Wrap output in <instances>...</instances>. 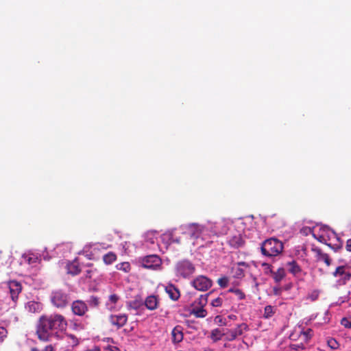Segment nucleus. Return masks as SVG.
<instances>
[{
  "mask_svg": "<svg viewBox=\"0 0 351 351\" xmlns=\"http://www.w3.org/2000/svg\"><path fill=\"white\" fill-rule=\"evenodd\" d=\"M67 322L60 314L43 315L40 317L36 328L38 338L43 341H49L53 337H58L60 331L65 330Z\"/></svg>",
  "mask_w": 351,
  "mask_h": 351,
  "instance_id": "f257e3e1",
  "label": "nucleus"
},
{
  "mask_svg": "<svg viewBox=\"0 0 351 351\" xmlns=\"http://www.w3.org/2000/svg\"><path fill=\"white\" fill-rule=\"evenodd\" d=\"M283 243L276 238H270L264 241L261 246V253L266 256H276L283 250Z\"/></svg>",
  "mask_w": 351,
  "mask_h": 351,
  "instance_id": "f03ea898",
  "label": "nucleus"
},
{
  "mask_svg": "<svg viewBox=\"0 0 351 351\" xmlns=\"http://www.w3.org/2000/svg\"><path fill=\"white\" fill-rule=\"evenodd\" d=\"M71 300L69 294L62 289L55 290L51 293V302L53 306L63 308L68 306Z\"/></svg>",
  "mask_w": 351,
  "mask_h": 351,
  "instance_id": "7ed1b4c3",
  "label": "nucleus"
},
{
  "mask_svg": "<svg viewBox=\"0 0 351 351\" xmlns=\"http://www.w3.org/2000/svg\"><path fill=\"white\" fill-rule=\"evenodd\" d=\"M138 263L143 268L157 269L161 265V259L157 255H149L139 258Z\"/></svg>",
  "mask_w": 351,
  "mask_h": 351,
  "instance_id": "20e7f679",
  "label": "nucleus"
},
{
  "mask_svg": "<svg viewBox=\"0 0 351 351\" xmlns=\"http://www.w3.org/2000/svg\"><path fill=\"white\" fill-rule=\"evenodd\" d=\"M191 285L197 291H206L213 286V281L206 276L199 275L191 282Z\"/></svg>",
  "mask_w": 351,
  "mask_h": 351,
  "instance_id": "39448f33",
  "label": "nucleus"
},
{
  "mask_svg": "<svg viewBox=\"0 0 351 351\" xmlns=\"http://www.w3.org/2000/svg\"><path fill=\"white\" fill-rule=\"evenodd\" d=\"M180 228L183 231L182 234L193 239L199 237L203 230V227L197 223H191Z\"/></svg>",
  "mask_w": 351,
  "mask_h": 351,
  "instance_id": "423d86ee",
  "label": "nucleus"
},
{
  "mask_svg": "<svg viewBox=\"0 0 351 351\" xmlns=\"http://www.w3.org/2000/svg\"><path fill=\"white\" fill-rule=\"evenodd\" d=\"M177 270L178 271L180 276L184 278H189L195 273V267L192 263L185 260L178 263Z\"/></svg>",
  "mask_w": 351,
  "mask_h": 351,
  "instance_id": "0eeeda50",
  "label": "nucleus"
},
{
  "mask_svg": "<svg viewBox=\"0 0 351 351\" xmlns=\"http://www.w3.org/2000/svg\"><path fill=\"white\" fill-rule=\"evenodd\" d=\"M249 329L248 326L242 323L237 325V326L232 330H227L226 332V339L228 341H232L237 338L238 336L243 335V331H246Z\"/></svg>",
  "mask_w": 351,
  "mask_h": 351,
  "instance_id": "6e6552de",
  "label": "nucleus"
},
{
  "mask_svg": "<svg viewBox=\"0 0 351 351\" xmlns=\"http://www.w3.org/2000/svg\"><path fill=\"white\" fill-rule=\"evenodd\" d=\"M313 336V330L311 328H308L306 330H301L298 332L296 330H295V332L290 335L289 337L292 341H295L297 338L299 337L303 343H306L309 341Z\"/></svg>",
  "mask_w": 351,
  "mask_h": 351,
  "instance_id": "1a4fd4ad",
  "label": "nucleus"
},
{
  "mask_svg": "<svg viewBox=\"0 0 351 351\" xmlns=\"http://www.w3.org/2000/svg\"><path fill=\"white\" fill-rule=\"evenodd\" d=\"M73 313L78 316H84L88 311L87 304L81 300L73 301L71 304Z\"/></svg>",
  "mask_w": 351,
  "mask_h": 351,
  "instance_id": "9d476101",
  "label": "nucleus"
},
{
  "mask_svg": "<svg viewBox=\"0 0 351 351\" xmlns=\"http://www.w3.org/2000/svg\"><path fill=\"white\" fill-rule=\"evenodd\" d=\"M332 275L340 278L339 282L341 285H346L351 279V273L347 271L344 266L337 267Z\"/></svg>",
  "mask_w": 351,
  "mask_h": 351,
  "instance_id": "9b49d317",
  "label": "nucleus"
},
{
  "mask_svg": "<svg viewBox=\"0 0 351 351\" xmlns=\"http://www.w3.org/2000/svg\"><path fill=\"white\" fill-rule=\"evenodd\" d=\"M12 300L16 303L19 293L22 291V286L20 282L16 280H11L8 284Z\"/></svg>",
  "mask_w": 351,
  "mask_h": 351,
  "instance_id": "f8f14e48",
  "label": "nucleus"
},
{
  "mask_svg": "<svg viewBox=\"0 0 351 351\" xmlns=\"http://www.w3.org/2000/svg\"><path fill=\"white\" fill-rule=\"evenodd\" d=\"M109 322L112 325L117 327V328H121L128 322V315L126 314H119V315H111L109 317Z\"/></svg>",
  "mask_w": 351,
  "mask_h": 351,
  "instance_id": "ddd939ff",
  "label": "nucleus"
},
{
  "mask_svg": "<svg viewBox=\"0 0 351 351\" xmlns=\"http://www.w3.org/2000/svg\"><path fill=\"white\" fill-rule=\"evenodd\" d=\"M288 271L295 277H300L302 276L303 271L300 265L295 261H291L287 263Z\"/></svg>",
  "mask_w": 351,
  "mask_h": 351,
  "instance_id": "4468645a",
  "label": "nucleus"
},
{
  "mask_svg": "<svg viewBox=\"0 0 351 351\" xmlns=\"http://www.w3.org/2000/svg\"><path fill=\"white\" fill-rule=\"evenodd\" d=\"M312 250L315 254L317 261H324L327 266L330 265L331 259L328 254L323 252L322 250L318 247L313 248Z\"/></svg>",
  "mask_w": 351,
  "mask_h": 351,
  "instance_id": "2eb2a0df",
  "label": "nucleus"
},
{
  "mask_svg": "<svg viewBox=\"0 0 351 351\" xmlns=\"http://www.w3.org/2000/svg\"><path fill=\"white\" fill-rule=\"evenodd\" d=\"M158 304L159 301L158 298L154 295L147 297L145 302H143V305L145 304L146 308L151 311L156 309Z\"/></svg>",
  "mask_w": 351,
  "mask_h": 351,
  "instance_id": "dca6fc26",
  "label": "nucleus"
},
{
  "mask_svg": "<svg viewBox=\"0 0 351 351\" xmlns=\"http://www.w3.org/2000/svg\"><path fill=\"white\" fill-rule=\"evenodd\" d=\"M228 243L234 248H239L243 245L244 240L240 234H236L229 237Z\"/></svg>",
  "mask_w": 351,
  "mask_h": 351,
  "instance_id": "f3484780",
  "label": "nucleus"
},
{
  "mask_svg": "<svg viewBox=\"0 0 351 351\" xmlns=\"http://www.w3.org/2000/svg\"><path fill=\"white\" fill-rule=\"evenodd\" d=\"M120 296L117 293H112L108 296V300L106 302V307L110 310H113L116 308V304L120 300Z\"/></svg>",
  "mask_w": 351,
  "mask_h": 351,
  "instance_id": "a211bd4d",
  "label": "nucleus"
},
{
  "mask_svg": "<svg viewBox=\"0 0 351 351\" xmlns=\"http://www.w3.org/2000/svg\"><path fill=\"white\" fill-rule=\"evenodd\" d=\"M224 335H226L224 330L217 328L211 330L210 338L215 343L221 340Z\"/></svg>",
  "mask_w": 351,
  "mask_h": 351,
  "instance_id": "6ab92c4d",
  "label": "nucleus"
},
{
  "mask_svg": "<svg viewBox=\"0 0 351 351\" xmlns=\"http://www.w3.org/2000/svg\"><path fill=\"white\" fill-rule=\"evenodd\" d=\"M191 314L197 318H204L207 315V311L202 306H193L191 310Z\"/></svg>",
  "mask_w": 351,
  "mask_h": 351,
  "instance_id": "aec40b11",
  "label": "nucleus"
},
{
  "mask_svg": "<svg viewBox=\"0 0 351 351\" xmlns=\"http://www.w3.org/2000/svg\"><path fill=\"white\" fill-rule=\"evenodd\" d=\"M67 271L69 274L75 276L80 273L81 269L77 261H74L67 265Z\"/></svg>",
  "mask_w": 351,
  "mask_h": 351,
  "instance_id": "412c9836",
  "label": "nucleus"
},
{
  "mask_svg": "<svg viewBox=\"0 0 351 351\" xmlns=\"http://www.w3.org/2000/svg\"><path fill=\"white\" fill-rule=\"evenodd\" d=\"M143 306V301L141 298H135L128 303V309L138 310Z\"/></svg>",
  "mask_w": 351,
  "mask_h": 351,
  "instance_id": "4be33fe9",
  "label": "nucleus"
},
{
  "mask_svg": "<svg viewBox=\"0 0 351 351\" xmlns=\"http://www.w3.org/2000/svg\"><path fill=\"white\" fill-rule=\"evenodd\" d=\"M272 277L276 283H279L285 277L286 272L284 268L280 267L276 271H271Z\"/></svg>",
  "mask_w": 351,
  "mask_h": 351,
  "instance_id": "5701e85b",
  "label": "nucleus"
},
{
  "mask_svg": "<svg viewBox=\"0 0 351 351\" xmlns=\"http://www.w3.org/2000/svg\"><path fill=\"white\" fill-rule=\"evenodd\" d=\"M225 300H226V293H221L219 296L214 299L210 304L214 307H219L222 306Z\"/></svg>",
  "mask_w": 351,
  "mask_h": 351,
  "instance_id": "b1692460",
  "label": "nucleus"
},
{
  "mask_svg": "<svg viewBox=\"0 0 351 351\" xmlns=\"http://www.w3.org/2000/svg\"><path fill=\"white\" fill-rule=\"evenodd\" d=\"M117 259V255L113 252H108L103 256V261L106 265H110Z\"/></svg>",
  "mask_w": 351,
  "mask_h": 351,
  "instance_id": "393cba45",
  "label": "nucleus"
},
{
  "mask_svg": "<svg viewBox=\"0 0 351 351\" xmlns=\"http://www.w3.org/2000/svg\"><path fill=\"white\" fill-rule=\"evenodd\" d=\"M165 292L169 295L172 300H176L174 292L176 291V287L172 283H169L165 286Z\"/></svg>",
  "mask_w": 351,
  "mask_h": 351,
  "instance_id": "a878e982",
  "label": "nucleus"
},
{
  "mask_svg": "<svg viewBox=\"0 0 351 351\" xmlns=\"http://www.w3.org/2000/svg\"><path fill=\"white\" fill-rule=\"evenodd\" d=\"M88 305L93 308H97L100 304V299L97 296L91 295L87 300Z\"/></svg>",
  "mask_w": 351,
  "mask_h": 351,
  "instance_id": "bb28decb",
  "label": "nucleus"
},
{
  "mask_svg": "<svg viewBox=\"0 0 351 351\" xmlns=\"http://www.w3.org/2000/svg\"><path fill=\"white\" fill-rule=\"evenodd\" d=\"M275 313L274 307L271 305H267L265 307L263 317L269 319Z\"/></svg>",
  "mask_w": 351,
  "mask_h": 351,
  "instance_id": "cd10ccee",
  "label": "nucleus"
},
{
  "mask_svg": "<svg viewBox=\"0 0 351 351\" xmlns=\"http://www.w3.org/2000/svg\"><path fill=\"white\" fill-rule=\"evenodd\" d=\"M26 308L31 313H35L39 310L40 305L38 302L31 301L27 304Z\"/></svg>",
  "mask_w": 351,
  "mask_h": 351,
  "instance_id": "c85d7f7f",
  "label": "nucleus"
},
{
  "mask_svg": "<svg viewBox=\"0 0 351 351\" xmlns=\"http://www.w3.org/2000/svg\"><path fill=\"white\" fill-rule=\"evenodd\" d=\"M23 258L26 263L29 265H32L38 262L39 259L36 255L31 254L28 256H24Z\"/></svg>",
  "mask_w": 351,
  "mask_h": 351,
  "instance_id": "c756f323",
  "label": "nucleus"
},
{
  "mask_svg": "<svg viewBox=\"0 0 351 351\" xmlns=\"http://www.w3.org/2000/svg\"><path fill=\"white\" fill-rule=\"evenodd\" d=\"M118 270L123 271L124 272H129L131 269L130 265L128 262H123L117 265Z\"/></svg>",
  "mask_w": 351,
  "mask_h": 351,
  "instance_id": "7c9ffc66",
  "label": "nucleus"
},
{
  "mask_svg": "<svg viewBox=\"0 0 351 351\" xmlns=\"http://www.w3.org/2000/svg\"><path fill=\"white\" fill-rule=\"evenodd\" d=\"M212 293V292H209L205 295H201L198 298V304L199 306L204 307L208 302V297Z\"/></svg>",
  "mask_w": 351,
  "mask_h": 351,
  "instance_id": "2f4dec72",
  "label": "nucleus"
},
{
  "mask_svg": "<svg viewBox=\"0 0 351 351\" xmlns=\"http://www.w3.org/2000/svg\"><path fill=\"white\" fill-rule=\"evenodd\" d=\"M229 282V279L226 276H223L217 280L218 285L222 287L225 288L228 286Z\"/></svg>",
  "mask_w": 351,
  "mask_h": 351,
  "instance_id": "473e14b6",
  "label": "nucleus"
},
{
  "mask_svg": "<svg viewBox=\"0 0 351 351\" xmlns=\"http://www.w3.org/2000/svg\"><path fill=\"white\" fill-rule=\"evenodd\" d=\"M319 295V291L313 290L312 292H311L308 295L307 299H309L311 301L313 302L318 299Z\"/></svg>",
  "mask_w": 351,
  "mask_h": 351,
  "instance_id": "72a5a7b5",
  "label": "nucleus"
},
{
  "mask_svg": "<svg viewBox=\"0 0 351 351\" xmlns=\"http://www.w3.org/2000/svg\"><path fill=\"white\" fill-rule=\"evenodd\" d=\"M289 347L291 349L294 350H304L305 348L304 343L302 341L299 343H291Z\"/></svg>",
  "mask_w": 351,
  "mask_h": 351,
  "instance_id": "f704fd0d",
  "label": "nucleus"
},
{
  "mask_svg": "<svg viewBox=\"0 0 351 351\" xmlns=\"http://www.w3.org/2000/svg\"><path fill=\"white\" fill-rule=\"evenodd\" d=\"M30 351H55V348L50 344L46 346L43 350H40L36 347H33L31 348Z\"/></svg>",
  "mask_w": 351,
  "mask_h": 351,
  "instance_id": "c9c22d12",
  "label": "nucleus"
},
{
  "mask_svg": "<svg viewBox=\"0 0 351 351\" xmlns=\"http://www.w3.org/2000/svg\"><path fill=\"white\" fill-rule=\"evenodd\" d=\"M327 343H328V346L331 349H333V350L337 349L339 347L338 342L335 339H332V338L328 339L327 341Z\"/></svg>",
  "mask_w": 351,
  "mask_h": 351,
  "instance_id": "e433bc0d",
  "label": "nucleus"
},
{
  "mask_svg": "<svg viewBox=\"0 0 351 351\" xmlns=\"http://www.w3.org/2000/svg\"><path fill=\"white\" fill-rule=\"evenodd\" d=\"M8 335V331L5 328L0 327V343L3 342Z\"/></svg>",
  "mask_w": 351,
  "mask_h": 351,
  "instance_id": "4c0bfd02",
  "label": "nucleus"
},
{
  "mask_svg": "<svg viewBox=\"0 0 351 351\" xmlns=\"http://www.w3.org/2000/svg\"><path fill=\"white\" fill-rule=\"evenodd\" d=\"M215 322L216 324H217L219 326H226L227 324H226V319H223L221 316L220 315H217L215 317Z\"/></svg>",
  "mask_w": 351,
  "mask_h": 351,
  "instance_id": "58836bf2",
  "label": "nucleus"
},
{
  "mask_svg": "<svg viewBox=\"0 0 351 351\" xmlns=\"http://www.w3.org/2000/svg\"><path fill=\"white\" fill-rule=\"evenodd\" d=\"M234 294L237 296L239 300H244L245 298V294L241 289H238L235 290Z\"/></svg>",
  "mask_w": 351,
  "mask_h": 351,
  "instance_id": "ea45409f",
  "label": "nucleus"
},
{
  "mask_svg": "<svg viewBox=\"0 0 351 351\" xmlns=\"http://www.w3.org/2000/svg\"><path fill=\"white\" fill-rule=\"evenodd\" d=\"M244 276V271L241 268H237L235 270V277L237 278H241Z\"/></svg>",
  "mask_w": 351,
  "mask_h": 351,
  "instance_id": "a19ab883",
  "label": "nucleus"
},
{
  "mask_svg": "<svg viewBox=\"0 0 351 351\" xmlns=\"http://www.w3.org/2000/svg\"><path fill=\"white\" fill-rule=\"evenodd\" d=\"M66 337L71 340V343L73 346L79 343L78 339L73 335H68Z\"/></svg>",
  "mask_w": 351,
  "mask_h": 351,
  "instance_id": "79ce46f5",
  "label": "nucleus"
},
{
  "mask_svg": "<svg viewBox=\"0 0 351 351\" xmlns=\"http://www.w3.org/2000/svg\"><path fill=\"white\" fill-rule=\"evenodd\" d=\"M341 323L346 328H351V322H350V320L346 317H344L341 319Z\"/></svg>",
  "mask_w": 351,
  "mask_h": 351,
  "instance_id": "37998d69",
  "label": "nucleus"
},
{
  "mask_svg": "<svg viewBox=\"0 0 351 351\" xmlns=\"http://www.w3.org/2000/svg\"><path fill=\"white\" fill-rule=\"evenodd\" d=\"M84 326L81 324H77L76 322H73V329L74 330H82Z\"/></svg>",
  "mask_w": 351,
  "mask_h": 351,
  "instance_id": "c03bdc74",
  "label": "nucleus"
},
{
  "mask_svg": "<svg viewBox=\"0 0 351 351\" xmlns=\"http://www.w3.org/2000/svg\"><path fill=\"white\" fill-rule=\"evenodd\" d=\"M183 339V333L177 329V343L181 341Z\"/></svg>",
  "mask_w": 351,
  "mask_h": 351,
  "instance_id": "a18cd8bd",
  "label": "nucleus"
},
{
  "mask_svg": "<svg viewBox=\"0 0 351 351\" xmlns=\"http://www.w3.org/2000/svg\"><path fill=\"white\" fill-rule=\"evenodd\" d=\"M176 327H174L171 331V336H172V342L175 344H176Z\"/></svg>",
  "mask_w": 351,
  "mask_h": 351,
  "instance_id": "49530a36",
  "label": "nucleus"
},
{
  "mask_svg": "<svg viewBox=\"0 0 351 351\" xmlns=\"http://www.w3.org/2000/svg\"><path fill=\"white\" fill-rule=\"evenodd\" d=\"M346 247L348 251L351 252V239L347 241Z\"/></svg>",
  "mask_w": 351,
  "mask_h": 351,
  "instance_id": "de8ad7c7",
  "label": "nucleus"
},
{
  "mask_svg": "<svg viewBox=\"0 0 351 351\" xmlns=\"http://www.w3.org/2000/svg\"><path fill=\"white\" fill-rule=\"evenodd\" d=\"M104 351H117V349L114 347L108 346Z\"/></svg>",
  "mask_w": 351,
  "mask_h": 351,
  "instance_id": "09e8293b",
  "label": "nucleus"
},
{
  "mask_svg": "<svg viewBox=\"0 0 351 351\" xmlns=\"http://www.w3.org/2000/svg\"><path fill=\"white\" fill-rule=\"evenodd\" d=\"M330 247L334 249L335 251H337V250L339 249H341V245H337L335 247H332V245L330 244H327Z\"/></svg>",
  "mask_w": 351,
  "mask_h": 351,
  "instance_id": "8fccbe9b",
  "label": "nucleus"
},
{
  "mask_svg": "<svg viewBox=\"0 0 351 351\" xmlns=\"http://www.w3.org/2000/svg\"><path fill=\"white\" fill-rule=\"evenodd\" d=\"M86 272V276L87 278H91V275H90L91 271L90 270H87Z\"/></svg>",
  "mask_w": 351,
  "mask_h": 351,
  "instance_id": "3c124183",
  "label": "nucleus"
},
{
  "mask_svg": "<svg viewBox=\"0 0 351 351\" xmlns=\"http://www.w3.org/2000/svg\"><path fill=\"white\" fill-rule=\"evenodd\" d=\"M86 351H100L99 348L97 347H95L93 349L88 350Z\"/></svg>",
  "mask_w": 351,
  "mask_h": 351,
  "instance_id": "603ef678",
  "label": "nucleus"
},
{
  "mask_svg": "<svg viewBox=\"0 0 351 351\" xmlns=\"http://www.w3.org/2000/svg\"><path fill=\"white\" fill-rule=\"evenodd\" d=\"M228 318L230 319H235L237 318V316L234 315H230L228 316Z\"/></svg>",
  "mask_w": 351,
  "mask_h": 351,
  "instance_id": "864d4df0",
  "label": "nucleus"
},
{
  "mask_svg": "<svg viewBox=\"0 0 351 351\" xmlns=\"http://www.w3.org/2000/svg\"><path fill=\"white\" fill-rule=\"evenodd\" d=\"M238 265H243V266H247V263H245V262H239Z\"/></svg>",
  "mask_w": 351,
  "mask_h": 351,
  "instance_id": "5fc2aeb1",
  "label": "nucleus"
},
{
  "mask_svg": "<svg viewBox=\"0 0 351 351\" xmlns=\"http://www.w3.org/2000/svg\"><path fill=\"white\" fill-rule=\"evenodd\" d=\"M237 289H230L228 292H230V293H234V291L237 290Z\"/></svg>",
  "mask_w": 351,
  "mask_h": 351,
  "instance_id": "6e6d98bb",
  "label": "nucleus"
},
{
  "mask_svg": "<svg viewBox=\"0 0 351 351\" xmlns=\"http://www.w3.org/2000/svg\"><path fill=\"white\" fill-rule=\"evenodd\" d=\"M176 293H177V300H178L180 298V291H179V290L178 289H177Z\"/></svg>",
  "mask_w": 351,
  "mask_h": 351,
  "instance_id": "4d7b16f0",
  "label": "nucleus"
},
{
  "mask_svg": "<svg viewBox=\"0 0 351 351\" xmlns=\"http://www.w3.org/2000/svg\"><path fill=\"white\" fill-rule=\"evenodd\" d=\"M150 243H154V239H153V238H151V239H150Z\"/></svg>",
  "mask_w": 351,
  "mask_h": 351,
  "instance_id": "13d9d810",
  "label": "nucleus"
},
{
  "mask_svg": "<svg viewBox=\"0 0 351 351\" xmlns=\"http://www.w3.org/2000/svg\"><path fill=\"white\" fill-rule=\"evenodd\" d=\"M274 293L277 294V290L274 289Z\"/></svg>",
  "mask_w": 351,
  "mask_h": 351,
  "instance_id": "bf43d9fd",
  "label": "nucleus"
},
{
  "mask_svg": "<svg viewBox=\"0 0 351 351\" xmlns=\"http://www.w3.org/2000/svg\"><path fill=\"white\" fill-rule=\"evenodd\" d=\"M149 234H152L153 233L152 232H147V235Z\"/></svg>",
  "mask_w": 351,
  "mask_h": 351,
  "instance_id": "052dcab7",
  "label": "nucleus"
}]
</instances>
